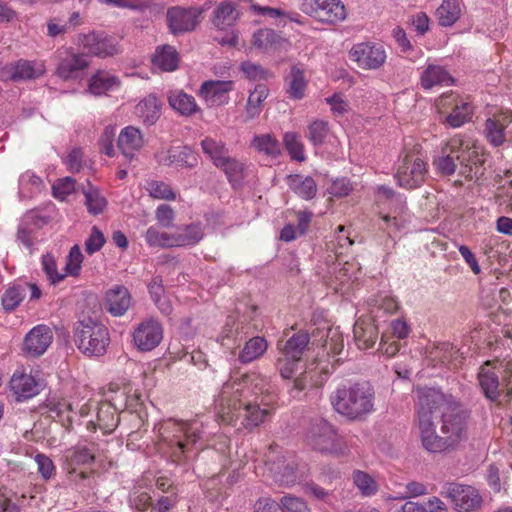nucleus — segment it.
I'll return each mask as SVG.
<instances>
[{"label":"nucleus","mask_w":512,"mask_h":512,"mask_svg":"<svg viewBox=\"0 0 512 512\" xmlns=\"http://www.w3.org/2000/svg\"><path fill=\"white\" fill-rule=\"evenodd\" d=\"M421 86L424 89H431L434 86H446L453 83L450 73L442 66L428 64L421 74Z\"/></svg>","instance_id":"2f4dec72"},{"label":"nucleus","mask_w":512,"mask_h":512,"mask_svg":"<svg viewBox=\"0 0 512 512\" xmlns=\"http://www.w3.org/2000/svg\"><path fill=\"white\" fill-rule=\"evenodd\" d=\"M462 8L460 0H443L436 10V17L439 25L443 27L452 26L461 16Z\"/></svg>","instance_id":"ea45409f"},{"label":"nucleus","mask_w":512,"mask_h":512,"mask_svg":"<svg viewBox=\"0 0 512 512\" xmlns=\"http://www.w3.org/2000/svg\"><path fill=\"white\" fill-rule=\"evenodd\" d=\"M36 232L37 230H35L34 227L28 225L24 221H21V223L18 226L17 239L27 249H31L34 245Z\"/></svg>","instance_id":"0e129e2a"},{"label":"nucleus","mask_w":512,"mask_h":512,"mask_svg":"<svg viewBox=\"0 0 512 512\" xmlns=\"http://www.w3.org/2000/svg\"><path fill=\"white\" fill-rule=\"evenodd\" d=\"M17 81L30 80L42 76L45 72V66L41 62H31L19 60L15 63Z\"/></svg>","instance_id":"de8ad7c7"},{"label":"nucleus","mask_w":512,"mask_h":512,"mask_svg":"<svg viewBox=\"0 0 512 512\" xmlns=\"http://www.w3.org/2000/svg\"><path fill=\"white\" fill-rule=\"evenodd\" d=\"M238 18V13L232 2L224 1L214 10L213 25L219 30H225L233 26Z\"/></svg>","instance_id":"58836bf2"},{"label":"nucleus","mask_w":512,"mask_h":512,"mask_svg":"<svg viewBox=\"0 0 512 512\" xmlns=\"http://www.w3.org/2000/svg\"><path fill=\"white\" fill-rule=\"evenodd\" d=\"M440 113H445L444 123L452 128H459L471 121L474 106L467 99L453 93L442 95L437 102Z\"/></svg>","instance_id":"9b49d317"},{"label":"nucleus","mask_w":512,"mask_h":512,"mask_svg":"<svg viewBox=\"0 0 512 512\" xmlns=\"http://www.w3.org/2000/svg\"><path fill=\"white\" fill-rule=\"evenodd\" d=\"M346 18V10L340 0H320L317 20L329 24H336Z\"/></svg>","instance_id":"f704fd0d"},{"label":"nucleus","mask_w":512,"mask_h":512,"mask_svg":"<svg viewBox=\"0 0 512 512\" xmlns=\"http://www.w3.org/2000/svg\"><path fill=\"white\" fill-rule=\"evenodd\" d=\"M89 63L83 54L69 53L60 57L57 65V75L64 79L76 78L80 71L88 67Z\"/></svg>","instance_id":"393cba45"},{"label":"nucleus","mask_w":512,"mask_h":512,"mask_svg":"<svg viewBox=\"0 0 512 512\" xmlns=\"http://www.w3.org/2000/svg\"><path fill=\"white\" fill-rule=\"evenodd\" d=\"M442 392L425 388L418 392L416 406V428L422 447L429 453H443L454 450L447 437L436 432L432 409L443 404Z\"/></svg>","instance_id":"f03ea898"},{"label":"nucleus","mask_w":512,"mask_h":512,"mask_svg":"<svg viewBox=\"0 0 512 512\" xmlns=\"http://www.w3.org/2000/svg\"><path fill=\"white\" fill-rule=\"evenodd\" d=\"M160 162L176 168L191 169L198 165L199 155L189 146L172 147L160 159Z\"/></svg>","instance_id":"5701e85b"},{"label":"nucleus","mask_w":512,"mask_h":512,"mask_svg":"<svg viewBox=\"0 0 512 512\" xmlns=\"http://www.w3.org/2000/svg\"><path fill=\"white\" fill-rule=\"evenodd\" d=\"M335 411L350 420H359L374 410L375 392L367 382L342 385L330 397Z\"/></svg>","instance_id":"7ed1b4c3"},{"label":"nucleus","mask_w":512,"mask_h":512,"mask_svg":"<svg viewBox=\"0 0 512 512\" xmlns=\"http://www.w3.org/2000/svg\"><path fill=\"white\" fill-rule=\"evenodd\" d=\"M26 294V287L14 284L9 287L2 296V306L5 311H13L23 301Z\"/></svg>","instance_id":"8fccbe9b"},{"label":"nucleus","mask_w":512,"mask_h":512,"mask_svg":"<svg viewBox=\"0 0 512 512\" xmlns=\"http://www.w3.org/2000/svg\"><path fill=\"white\" fill-rule=\"evenodd\" d=\"M94 459L95 454L92 448L79 445L72 449L67 456L71 481L80 484L85 480L88 477V473L85 471L77 472V467L90 465Z\"/></svg>","instance_id":"412c9836"},{"label":"nucleus","mask_w":512,"mask_h":512,"mask_svg":"<svg viewBox=\"0 0 512 512\" xmlns=\"http://www.w3.org/2000/svg\"><path fill=\"white\" fill-rule=\"evenodd\" d=\"M161 102L153 94L143 98L134 108V114L147 126L155 124L161 115Z\"/></svg>","instance_id":"bb28decb"},{"label":"nucleus","mask_w":512,"mask_h":512,"mask_svg":"<svg viewBox=\"0 0 512 512\" xmlns=\"http://www.w3.org/2000/svg\"><path fill=\"white\" fill-rule=\"evenodd\" d=\"M145 240L149 246L170 248L175 247L173 232L161 231L156 226H151L145 233Z\"/></svg>","instance_id":"09e8293b"},{"label":"nucleus","mask_w":512,"mask_h":512,"mask_svg":"<svg viewBox=\"0 0 512 512\" xmlns=\"http://www.w3.org/2000/svg\"><path fill=\"white\" fill-rule=\"evenodd\" d=\"M354 337L360 349H369L377 341V327L373 323L357 321L354 326Z\"/></svg>","instance_id":"79ce46f5"},{"label":"nucleus","mask_w":512,"mask_h":512,"mask_svg":"<svg viewBox=\"0 0 512 512\" xmlns=\"http://www.w3.org/2000/svg\"><path fill=\"white\" fill-rule=\"evenodd\" d=\"M261 380L255 375H245L241 379L225 382L215 399L218 418L232 424L241 412L247 419L248 425L258 426L270 415V409L261 408L257 402Z\"/></svg>","instance_id":"f257e3e1"},{"label":"nucleus","mask_w":512,"mask_h":512,"mask_svg":"<svg viewBox=\"0 0 512 512\" xmlns=\"http://www.w3.org/2000/svg\"><path fill=\"white\" fill-rule=\"evenodd\" d=\"M286 81L288 85L287 93L289 97L295 100L302 99L307 87L304 68L300 65H293Z\"/></svg>","instance_id":"4c0bfd02"},{"label":"nucleus","mask_w":512,"mask_h":512,"mask_svg":"<svg viewBox=\"0 0 512 512\" xmlns=\"http://www.w3.org/2000/svg\"><path fill=\"white\" fill-rule=\"evenodd\" d=\"M77 42L88 53L98 57L112 56L118 52L117 45L112 38L95 32L79 34Z\"/></svg>","instance_id":"aec40b11"},{"label":"nucleus","mask_w":512,"mask_h":512,"mask_svg":"<svg viewBox=\"0 0 512 512\" xmlns=\"http://www.w3.org/2000/svg\"><path fill=\"white\" fill-rule=\"evenodd\" d=\"M152 62L163 71H173L178 66V54L174 47L163 45L156 49Z\"/></svg>","instance_id":"a18cd8bd"},{"label":"nucleus","mask_w":512,"mask_h":512,"mask_svg":"<svg viewBox=\"0 0 512 512\" xmlns=\"http://www.w3.org/2000/svg\"><path fill=\"white\" fill-rule=\"evenodd\" d=\"M216 168L225 174L233 188L237 189L242 186L247 171V166L243 161L229 155Z\"/></svg>","instance_id":"c756f323"},{"label":"nucleus","mask_w":512,"mask_h":512,"mask_svg":"<svg viewBox=\"0 0 512 512\" xmlns=\"http://www.w3.org/2000/svg\"><path fill=\"white\" fill-rule=\"evenodd\" d=\"M200 146L215 167L229 156L228 147L222 140L207 136L201 140Z\"/></svg>","instance_id":"c9c22d12"},{"label":"nucleus","mask_w":512,"mask_h":512,"mask_svg":"<svg viewBox=\"0 0 512 512\" xmlns=\"http://www.w3.org/2000/svg\"><path fill=\"white\" fill-rule=\"evenodd\" d=\"M285 40L274 30L264 28L254 32L252 45L262 51H271L282 46Z\"/></svg>","instance_id":"e433bc0d"},{"label":"nucleus","mask_w":512,"mask_h":512,"mask_svg":"<svg viewBox=\"0 0 512 512\" xmlns=\"http://www.w3.org/2000/svg\"><path fill=\"white\" fill-rule=\"evenodd\" d=\"M479 384L487 398L496 401L501 393L512 394V363L491 368L487 362L478 374Z\"/></svg>","instance_id":"0eeeda50"},{"label":"nucleus","mask_w":512,"mask_h":512,"mask_svg":"<svg viewBox=\"0 0 512 512\" xmlns=\"http://www.w3.org/2000/svg\"><path fill=\"white\" fill-rule=\"evenodd\" d=\"M163 338V328L154 319L141 322L133 332L135 346L141 351H151L157 347Z\"/></svg>","instance_id":"6ab92c4d"},{"label":"nucleus","mask_w":512,"mask_h":512,"mask_svg":"<svg viewBox=\"0 0 512 512\" xmlns=\"http://www.w3.org/2000/svg\"><path fill=\"white\" fill-rule=\"evenodd\" d=\"M269 95V90L266 85L258 84L254 90L250 92L245 106V114L247 119H255L262 111L263 102Z\"/></svg>","instance_id":"a19ab883"},{"label":"nucleus","mask_w":512,"mask_h":512,"mask_svg":"<svg viewBox=\"0 0 512 512\" xmlns=\"http://www.w3.org/2000/svg\"><path fill=\"white\" fill-rule=\"evenodd\" d=\"M147 190L153 198L173 200L175 194L171 187L162 181H150L147 183Z\"/></svg>","instance_id":"bf43d9fd"},{"label":"nucleus","mask_w":512,"mask_h":512,"mask_svg":"<svg viewBox=\"0 0 512 512\" xmlns=\"http://www.w3.org/2000/svg\"><path fill=\"white\" fill-rule=\"evenodd\" d=\"M204 236L201 224H189L176 227L173 231L175 247L194 246Z\"/></svg>","instance_id":"72a5a7b5"},{"label":"nucleus","mask_w":512,"mask_h":512,"mask_svg":"<svg viewBox=\"0 0 512 512\" xmlns=\"http://www.w3.org/2000/svg\"><path fill=\"white\" fill-rule=\"evenodd\" d=\"M284 146L289 153L290 157L298 162L305 161L304 145L295 132H287L283 136Z\"/></svg>","instance_id":"3c124183"},{"label":"nucleus","mask_w":512,"mask_h":512,"mask_svg":"<svg viewBox=\"0 0 512 512\" xmlns=\"http://www.w3.org/2000/svg\"><path fill=\"white\" fill-rule=\"evenodd\" d=\"M268 343L265 338L261 336L252 337L249 339L242 351L239 353L238 359L241 363H250L260 358L267 350Z\"/></svg>","instance_id":"c03bdc74"},{"label":"nucleus","mask_w":512,"mask_h":512,"mask_svg":"<svg viewBox=\"0 0 512 512\" xmlns=\"http://www.w3.org/2000/svg\"><path fill=\"white\" fill-rule=\"evenodd\" d=\"M83 262V254L79 245H74L67 256V261L65 265V274H69L72 276H77L81 269V264Z\"/></svg>","instance_id":"13d9d810"},{"label":"nucleus","mask_w":512,"mask_h":512,"mask_svg":"<svg viewBox=\"0 0 512 512\" xmlns=\"http://www.w3.org/2000/svg\"><path fill=\"white\" fill-rule=\"evenodd\" d=\"M250 147L268 160H277L282 155L280 143L272 134L255 135Z\"/></svg>","instance_id":"7c9ffc66"},{"label":"nucleus","mask_w":512,"mask_h":512,"mask_svg":"<svg viewBox=\"0 0 512 512\" xmlns=\"http://www.w3.org/2000/svg\"><path fill=\"white\" fill-rule=\"evenodd\" d=\"M344 348V339L338 328H328L323 349L328 356L333 358L340 354Z\"/></svg>","instance_id":"603ef678"},{"label":"nucleus","mask_w":512,"mask_h":512,"mask_svg":"<svg viewBox=\"0 0 512 512\" xmlns=\"http://www.w3.org/2000/svg\"><path fill=\"white\" fill-rule=\"evenodd\" d=\"M310 342L309 334L299 331L293 334L283 345L278 343L280 356L276 365L284 379H289L295 373L298 363L302 360L304 352L308 349Z\"/></svg>","instance_id":"6e6552de"},{"label":"nucleus","mask_w":512,"mask_h":512,"mask_svg":"<svg viewBox=\"0 0 512 512\" xmlns=\"http://www.w3.org/2000/svg\"><path fill=\"white\" fill-rule=\"evenodd\" d=\"M10 389L17 401H24L36 396L41 390V385L31 374L15 372L10 380Z\"/></svg>","instance_id":"4be33fe9"},{"label":"nucleus","mask_w":512,"mask_h":512,"mask_svg":"<svg viewBox=\"0 0 512 512\" xmlns=\"http://www.w3.org/2000/svg\"><path fill=\"white\" fill-rule=\"evenodd\" d=\"M161 441L165 443L174 458L181 461L204 438V424L199 420L164 422L159 428Z\"/></svg>","instance_id":"20e7f679"},{"label":"nucleus","mask_w":512,"mask_h":512,"mask_svg":"<svg viewBox=\"0 0 512 512\" xmlns=\"http://www.w3.org/2000/svg\"><path fill=\"white\" fill-rule=\"evenodd\" d=\"M286 184L294 194L306 201L313 199L318 191L316 181L311 176L302 174L288 175Z\"/></svg>","instance_id":"a878e982"},{"label":"nucleus","mask_w":512,"mask_h":512,"mask_svg":"<svg viewBox=\"0 0 512 512\" xmlns=\"http://www.w3.org/2000/svg\"><path fill=\"white\" fill-rule=\"evenodd\" d=\"M443 404L433 409V419L440 414V432L444 434L454 449L467 440L469 413L459 403L448 399L443 393Z\"/></svg>","instance_id":"39448f33"},{"label":"nucleus","mask_w":512,"mask_h":512,"mask_svg":"<svg viewBox=\"0 0 512 512\" xmlns=\"http://www.w3.org/2000/svg\"><path fill=\"white\" fill-rule=\"evenodd\" d=\"M349 57L363 70H377L383 66L387 56L382 45L362 42L353 45Z\"/></svg>","instance_id":"ddd939ff"},{"label":"nucleus","mask_w":512,"mask_h":512,"mask_svg":"<svg viewBox=\"0 0 512 512\" xmlns=\"http://www.w3.org/2000/svg\"><path fill=\"white\" fill-rule=\"evenodd\" d=\"M119 87L120 80L117 76L107 71H98L89 80L88 92L95 96H101L116 91Z\"/></svg>","instance_id":"cd10ccee"},{"label":"nucleus","mask_w":512,"mask_h":512,"mask_svg":"<svg viewBox=\"0 0 512 512\" xmlns=\"http://www.w3.org/2000/svg\"><path fill=\"white\" fill-rule=\"evenodd\" d=\"M459 155H464L466 157L465 162L461 163L465 168L471 165H478L483 162L480 155V148L475 145L472 147H469L468 145L463 147L462 145L461 148H459Z\"/></svg>","instance_id":"338daca9"},{"label":"nucleus","mask_w":512,"mask_h":512,"mask_svg":"<svg viewBox=\"0 0 512 512\" xmlns=\"http://www.w3.org/2000/svg\"><path fill=\"white\" fill-rule=\"evenodd\" d=\"M353 481L363 496L370 497L378 491V483L372 476L363 471H356L353 475Z\"/></svg>","instance_id":"5fc2aeb1"},{"label":"nucleus","mask_w":512,"mask_h":512,"mask_svg":"<svg viewBox=\"0 0 512 512\" xmlns=\"http://www.w3.org/2000/svg\"><path fill=\"white\" fill-rule=\"evenodd\" d=\"M107 310L113 316H123L131 306L129 290L122 285H115L106 292Z\"/></svg>","instance_id":"b1692460"},{"label":"nucleus","mask_w":512,"mask_h":512,"mask_svg":"<svg viewBox=\"0 0 512 512\" xmlns=\"http://www.w3.org/2000/svg\"><path fill=\"white\" fill-rule=\"evenodd\" d=\"M281 512H308L307 504L300 498L284 496L281 498Z\"/></svg>","instance_id":"69168bd1"},{"label":"nucleus","mask_w":512,"mask_h":512,"mask_svg":"<svg viewBox=\"0 0 512 512\" xmlns=\"http://www.w3.org/2000/svg\"><path fill=\"white\" fill-rule=\"evenodd\" d=\"M427 164L422 155L415 150L405 152L400 158L395 179L398 185L405 189L420 187L426 180Z\"/></svg>","instance_id":"1a4fd4ad"},{"label":"nucleus","mask_w":512,"mask_h":512,"mask_svg":"<svg viewBox=\"0 0 512 512\" xmlns=\"http://www.w3.org/2000/svg\"><path fill=\"white\" fill-rule=\"evenodd\" d=\"M52 341L51 328L44 324L36 325L24 337L22 352L28 357H39L47 351Z\"/></svg>","instance_id":"dca6fc26"},{"label":"nucleus","mask_w":512,"mask_h":512,"mask_svg":"<svg viewBox=\"0 0 512 512\" xmlns=\"http://www.w3.org/2000/svg\"><path fill=\"white\" fill-rule=\"evenodd\" d=\"M42 268L51 284H58L66 277L65 273L57 271L56 260L51 254L43 255Z\"/></svg>","instance_id":"4d7b16f0"},{"label":"nucleus","mask_w":512,"mask_h":512,"mask_svg":"<svg viewBox=\"0 0 512 512\" xmlns=\"http://www.w3.org/2000/svg\"><path fill=\"white\" fill-rule=\"evenodd\" d=\"M112 407L110 405H103L97 414L98 417V425L100 428L104 429H112L117 425L118 420L114 417L111 412Z\"/></svg>","instance_id":"774afa93"},{"label":"nucleus","mask_w":512,"mask_h":512,"mask_svg":"<svg viewBox=\"0 0 512 512\" xmlns=\"http://www.w3.org/2000/svg\"><path fill=\"white\" fill-rule=\"evenodd\" d=\"M106 242L104 234L100 231L97 226L91 228V232L85 241V251L92 255L99 251Z\"/></svg>","instance_id":"052dcab7"},{"label":"nucleus","mask_w":512,"mask_h":512,"mask_svg":"<svg viewBox=\"0 0 512 512\" xmlns=\"http://www.w3.org/2000/svg\"><path fill=\"white\" fill-rule=\"evenodd\" d=\"M143 144V139L139 129L128 126L125 127L118 137V147L122 154L132 159L136 151H138Z\"/></svg>","instance_id":"473e14b6"},{"label":"nucleus","mask_w":512,"mask_h":512,"mask_svg":"<svg viewBox=\"0 0 512 512\" xmlns=\"http://www.w3.org/2000/svg\"><path fill=\"white\" fill-rule=\"evenodd\" d=\"M461 146L462 140L458 137H454L444 144L439 155L433 160V165L439 174L450 176L456 170V161L460 164L465 162L466 157L459 155Z\"/></svg>","instance_id":"f3484780"},{"label":"nucleus","mask_w":512,"mask_h":512,"mask_svg":"<svg viewBox=\"0 0 512 512\" xmlns=\"http://www.w3.org/2000/svg\"><path fill=\"white\" fill-rule=\"evenodd\" d=\"M52 189L55 198L65 200L75 190V180L71 177L59 179L53 184Z\"/></svg>","instance_id":"680f3d73"},{"label":"nucleus","mask_w":512,"mask_h":512,"mask_svg":"<svg viewBox=\"0 0 512 512\" xmlns=\"http://www.w3.org/2000/svg\"><path fill=\"white\" fill-rule=\"evenodd\" d=\"M328 133L329 127L326 121L314 120L308 126L306 137L314 146H319L325 142Z\"/></svg>","instance_id":"6e6d98bb"},{"label":"nucleus","mask_w":512,"mask_h":512,"mask_svg":"<svg viewBox=\"0 0 512 512\" xmlns=\"http://www.w3.org/2000/svg\"><path fill=\"white\" fill-rule=\"evenodd\" d=\"M85 196V205L87 206V210L92 215L101 214L106 208L107 201L101 193L95 189L90 187L87 190L83 191Z\"/></svg>","instance_id":"864d4df0"},{"label":"nucleus","mask_w":512,"mask_h":512,"mask_svg":"<svg viewBox=\"0 0 512 512\" xmlns=\"http://www.w3.org/2000/svg\"><path fill=\"white\" fill-rule=\"evenodd\" d=\"M74 340L86 356H102L110 343L107 327L96 319L84 317L75 324Z\"/></svg>","instance_id":"423d86ee"},{"label":"nucleus","mask_w":512,"mask_h":512,"mask_svg":"<svg viewBox=\"0 0 512 512\" xmlns=\"http://www.w3.org/2000/svg\"><path fill=\"white\" fill-rule=\"evenodd\" d=\"M368 306L373 319L380 318L382 315L392 314L398 309L397 301L388 294H379L370 299Z\"/></svg>","instance_id":"37998d69"},{"label":"nucleus","mask_w":512,"mask_h":512,"mask_svg":"<svg viewBox=\"0 0 512 512\" xmlns=\"http://www.w3.org/2000/svg\"><path fill=\"white\" fill-rule=\"evenodd\" d=\"M243 327L233 316H229L220 335L221 345L227 348H233L242 339Z\"/></svg>","instance_id":"49530a36"},{"label":"nucleus","mask_w":512,"mask_h":512,"mask_svg":"<svg viewBox=\"0 0 512 512\" xmlns=\"http://www.w3.org/2000/svg\"><path fill=\"white\" fill-rule=\"evenodd\" d=\"M233 89L231 80H207L201 84L198 95L208 107H220L229 103Z\"/></svg>","instance_id":"2eb2a0df"},{"label":"nucleus","mask_w":512,"mask_h":512,"mask_svg":"<svg viewBox=\"0 0 512 512\" xmlns=\"http://www.w3.org/2000/svg\"><path fill=\"white\" fill-rule=\"evenodd\" d=\"M441 495L449 498L458 512H470L481 506L482 498L479 492L472 486L452 483L441 492Z\"/></svg>","instance_id":"4468645a"},{"label":"nucleus","mask_w":512,"mask_h":512,"mask_svg":"<svg viewBox=\"0 0 512 512\" xmlns=\"http://www.w3.org/2000/svg\"><path fill=\"white\" fill-rule=\"evenodd\" d=\"M307 442L313 449L323 453L343 455L347 450L342 437L325 420H318L310 426Z\"/></svg>","instance_id":"9d476101"},{"label":"nucleus","mask_w":512,"mask_h":512,"mask_svg":"<svg viewBox=\"0 0 512 512\" xmlns=\"http://www.w3.org/2000/svg\"><path fill=\"white\" fill-rule=\"evenodd\" d=\"M241 70L244 72L247 78L250 80H266L271 74L268 70L264 69L262 66L252 63V62H244L241 65Z\"/></svg>","instance_id":"e2e57ef3"},{"label":"nucleus","mask_w":512,"mask_h":512,"mask_svg":"<svg viewBox=\"0 0 512 512\" xmlns=\"http://www.w3.org/2000/svg\"><path fill=\"white\" fill-rule=\"evenodd\" d=\"M484 135L494 147L512 141V111H499L490 115L484 124Z\"/></svg>","instance_id":"f8f14e48"},{"label":"nucleus","mask_w":512,"mask_h":512,"mask_svg":"<svg viewBox=\"0 0 512 512\" xmlns=\"http://www.w3.org/2000/svg\"><path fill=\"white\" fill-rule=\"evenodd\" d=\"M170 107L182 116H191L200 111L195 98L183 90H173L167 96Z\"/></svg>","instance_id":"c85d7f7f"},{"label":"nucleus","mask_w":512,"mask_h":512,"mask_svg":"<svg viewBox=\"0 0 512 512\" xmlns=\"http://www.w3.org/2000/svg\"><path fill=\"white\" fill-rule=\"evenodd\" d=\"M203 9L199 7H172L167 11V22L172 33L188 32L200 22Z\"/></svg>","instance_id":"a211bd4d"}]
</instances>
